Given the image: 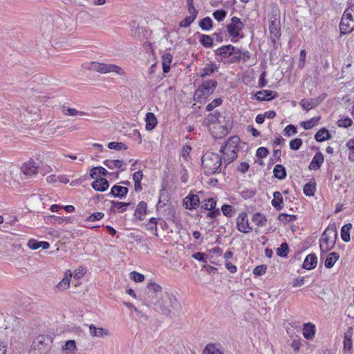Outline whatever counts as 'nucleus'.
Wrapping results in <instances>:
<instances>
[{
	"label": "nucleus",
	"instance_id": "de8ad7c7",
	"mask_svg": "<svg viewBox=\"0 0 354 354\" xmlns=\"http://www.w3.org/2000/svg\"><path fill=\"white\" fill-rule=\"evenodd\" d=\"M344 347L351 352L353 348V343L351 339V333L346 332L344 335Z\"/></svg>",
	"mask_w": 354,
	"mask_h": 354
},
{
	"label": "nucleus",
	"instance_id": "423d86ee",
	"mask_svg": "<svg viewBox=\"0 0 354 354\" xmlns=\"http://www.w3.org/2000/svg\"><path fill=\"white\" fill-rule=\"evenodd\" d=\"M354 30V5L347 8L339 24L340 35H346Z\"/></svg>",
	"mask_w": 354,
	"mask_h": 354
},
{
	"label": "nucleus",
	"instance_id": "0e129e2a",
	"mask_svg": "<svg viewBox=\"0 0 354 354\" xmlns=\"http://www.w3.org/2000/svg\"><path fill=\"white\" fill-rule=\"evenodd\" d=\"M267 270V266L266 265L257 266L253 270V274L255 276L259 277L266 273Z\"/></svg>",
	"mask_w": 354,
	"mask_h": 354
},
{
	"label": "nucleus",
	"instance_id": "1a4fd4ad",
	"mask_svg": "<svg viewBox=\"0 0 354 354\" xmlns=\"http://www.w3.org/2000/svg\"><path fill=\"white\" fill-rule=\"evenodd\" d=\"M51 339L48 336L39 335L36 337L32 344V348L40 354L47 353L50 348Z\"/></svg>",
	"mask_w": 354,
	"mask_h": 354
},
{
	"label": "nucleus",
	"instance_id": "6e6d98bb",
	"mask_svg": "<svg viewBox=\"0 0 354 354\" xmlns=\"http://www.w3.org/2000/svg\"><path fill=\"white\" fill-rule=\"evenodd\" d=\"M76 349V343L74 340H68L66 342L63 346V350L66 351L74 352Z\"/></svg>",
	"mask_w": 354,
	"mask_h": 354
},
{
	"label": "nucleus",
	"instance_id": "8fccbe9b",
	"mask_svg": "<svg viewBox=\"0 0 354 354\" xmlns=\"http://www.w3.org/2000/svg\"><path fill=\"white\" fill-rule=\"evenodd\" d=\"M63 113L64 115H70V116H75V115L83 116V115H86V113L83 111H80L74 108H69V107L64 109L63 110Z\"/></svg>",
	"mask_w": 354,
	"mask_h": 354
},
{
	"label": "nucleus",
	"instance_id": "864d4df0",
	"mask_svg": "<svg viewBox=\"0 0 354 354\" xmlns=\"http://www.w3.org/2000/svg\"><path fill=\"white\" fill-rule=\"evenodd\" d=\"M147 288L149 290L152 291L154 293H158L162 291L161 286L152 280L148 282Z\"/></svg>",
	"mask_w": 354,
	"mask_h": 354
},
{
	"label": "nucleus",
	"instance_id": "3c124183",
	"mask_svg": "<svg viewBox=\"0 0 354 354\" xmlns=\"http://www.w3.org/2000/svg\"><path fill=\"white\" fill-rule=\"evenodd\" d=\"M289 250L288 245L287 243H282L279 248L277 249V254L281 257H286L288 255Z\"/></svg>",
	"mask_w": 354,
	"mask_h": 354
},
{
	"label": "nucleus",
	"instance_id": "c756f323",
	"mask_svg": "<svg viewBox=\"0 0 354 354\" xmlns=\"http://www.w3.org/2000/svg\"><path fill=\"white\" fill-rule=\"evenodd\" d=\"M108 174V171L102 167H93L90 171V176L91 178H99L98 177L106 176Z\"/></svg>",
	"mask_w": 354,
	"mask_h": 354
},
{
	"label": "nucleus",
	"instance_id": "20e7f679",
	"mask_svg": "<svg viewBox=\"0 0 354 354\" xmlns=\"http://www.w3.org/2000/svg\"><path fill=\"white\" fill-rule=\"evenodd\" d=\"M240 139L238 136L230 137L221 147L220 153H222V161L226 166L233 162L237 158L238 145Z\"/></svg>",
	"mask_w": 354,
	"mask_h": 354
},
{
	"label": "nucleus",
	"instance_id": "774afa93",
	"mask_svg": "<svg viewBox=\"0 0 354 354\" xmlns=\"http://www.w3.org/2000/svg\"><path fill=\"white\" fill-rule=\"evenodd\" d=\"M216 205V201L213 198H210L205 201V203L204 204V208L205 209L212 210L215 208Z\"/></svg>",
	"mask_w": 354,
	"mask_h": 354
},
{
	"label": "nucleus",
	"instance_id": "4c0bfd02",
	"mask_svg": "<svg viewBox=\"0 0 354 354\" xmlns=\"http://www.w3.org/2000/svg\"><path fill=\"white\" fill-rule=\"evenodd\" d=\"M103 163L110 169H121L123 165V162L120 160H105Z\"/></svg>",
	"mask_w": 354,
	"mask_h": 354
},
{
	"label": "nucleus",
	"instance_id": "39448f33",
	"mask_svg": "<svg viewBox=\"0 0 354 354\" xmlns=\"http://www.w3.org/2000/svg\"><path fill=\"white\" fill-rule=\"evenodd\" d=\"M337 231L335 226H328L322 233L319 239L320 257L324 259V255L332 250L335 244Z\"/></svg>",
	"mask_w": 354,
	"mask_h": 354
},
{
	"label": "nucleus",
	"instance_id": "a18cd8bd",
	"mask_svg": "<svg viewBox=\"0 0 354 354\" xmlns=\"http://www.w3.org/2000/svg\"><path fill=\"white\" fill-rule=\"evenodd\" d=\"M297 219L296 215L288 214H279L278 216V220L283 223H290Z\"/></svg>",
	"mask_w": 354,
	"mask_h": 354
},
{
	"label": "nucleus",
	"instance_id": "5701e85b",
	"mask_svg": "<svg viewBox=\"0 0 354 354\" xmlns=\"http://www.w3.org/2000/svg\"><path fill=\"white\" fill-rule=\"evenodd\" d=\"M128 191L129 189L126 187L114 185L113 187H112L109 194L114 197L122 198L126 196V195L128 193Z\"/></svg>",
	"mask_w": 354,
	"mask_h": 354
},
{
	"label": "nucleus",
	"instance_id": "79ce46f5",
	"mask_svg": "<svg viewBox=\"0 0 354 354\" xmlns=\"http://www.w3.org/2000/svg\"><path fill=\"white\" fill-rule=\"evenodd\" d=\"M199 26L203 30H209L212 28L213 21L210 17H206L199 21Z\"/></svg>",
	"mask_w": 354,
	"mask_h": 354
},
{
	"label": "nucleus",
	"instance_id": "052dcab7",
	"mask_svg": "<svg viewBox=\"0 0 354 354\" xmlns=\"http://www.w3.org/2000/svg\"><path fill=\"white\" fill-rule=\"evenodd\" d=\"M337 124L340 127L347 128L352 125L353 121L350 118L346 117L344 118L339 119L337 122Z\"/></svg>",
	"mask_w": 354,
	"mask_h": 354
},
{
	"label": "nucleus",
	"instance_id": "412c9836",
	"mask_svg": "<svg viewBox=\"0 0 354 354\" xmlns=\"http://www.w3.org/2000/svg\"><path fill=\"white\" fill-rule=\"evenodd\" d=\"M317 264V257L315 254H310L306 256L303 263V268L306 270H313Z\"/></svg>",
	"mask_w": 354,
	"mask_h": 354
},
{
	"label": "nucleus",
	"instance_id": "b1692460",
	"mask_svg": "<svg viewBox=\"0 0 354 354\" xmlns=\"http://www.w3.org/2000/svg\"><path fill=\"white\" fill-rule=\"evenodd\" d=\"M147 204L145 201H140L136 208L134 216L139 221H142L146 214Z\"/></svg>",
	"mask_w": 354,
	"mask_h": 354
},
{
	"label": "nucleus",
	"instance_id": "cd10ccee",
	"mask_svg": "<svg viewBox=\"0 0 354 354\" xmlns=\"http://www.w3.org/2000/svg\"><path fill=\"white\" fill-rule=\"evenodd\" d=\"M28 247L32 250H37L39 248H42L43 249H48L50 247V243L46 241H38L35 239H30L28 242Z\"/></svg>",
	"mask_w": 354,
	"mask_h": 354
},
{
	"label": "nucleus",
	"instance_id": "dca6fc26",
	"mask_svg": "<svg viewBox=\"0 0 354 354\" xmlns=\"http://www.w3.org/2000/svg\"><path fill=\"white\" fill-rule=\"evenodd\" d=\"M95 179V180L91 183V186L95 191L104 192L109 187V183L106 178H97Z\"/></svg>",
	"mask_w": 354,
	"mask_h": 354
},
{
	"label": "nucleus",
	"instance_id": "c85d7f7f",
	"mask_svg": "<svg viewBox=\"0 0 354 354\" xmlns=\"http://www.w3.org/2000/svg\"><path fill=\"white\" fill-rule=\"evenodd\" d=\"M315 334V326L311 323L304 324L303 335L307 339H311Z\"/></svg>",
	"mask_w": 354,
	"mask_h": 354
},
{
	"label": "nucleus",
	"instance_id": "473e14b6",
	"mask_svg": "<svg viewBox=\"0 0 354 354\" xmlns=\"http://www.w3.org/2000/svg\"><path fill=\"white\" fill-rule=\"evenodd\" d=\"M111 210L114 212L122 213L124 212L127 207L129 205V203H122V202H111Z\"/></svg>",
	"mask_w": 354,
	"mask_h": 354
},
{
	"label": "nucleus",
	"instance_id": "2f4dec72",
	"mask_svg": "<svg viewBox=\"0 0 354 354\" xmlns=\"http://www.w3.org/2000/svg\"><path fill=\"white\" fill-rule=\"evenodd\" d=\"M274 198L272 201V206L277 210H281L283 207V201L281 194L279 192H275L273 194Z\"/></svg>",
	"mask_w": 354,
	"mask_h": 354
},
{
	"label": "nucleus",
	"instance_id": "6ab92c4d",
	"mask_svg": "<svg viewBox=\"0 0 354 354\" xmlns=\"http://www.w3.org/2000/svg\"><path fill=\"white\" fill-rule=\"evenodd\" d=\"M72 277V272L68 270L64 273V277L60 281L56 286V288L59 291L67 290L70 287L71 278Z\"/></svg>",
	"mask_w": 354,
	"mask_h": 354
},
{
	"label": "nucleus",
	"instance_id": "4d7b16f0",
	"mask_svg": "<svg viewBox=\"0 0 354 354\" xmlns=\"http://www.w3.org/2000/svg\"><path fill=\"white\" fill-rule=\"evenodd\" d=\"M303 141L301 138H295L290 142V148L292 150L297 151L302 145Z\"/></svg>",
	"mask_w": 354,
	"mask_h": 354
},
{
	"label": "nucleus",
	"instance_id": "ddd939ff",
	"mask_svg": "<svg viewBox=\"0 0 354 354\" xmlns=\"http://www.w3.org/2000/svg\"><path fill=\"white\" fill-rule=\"evenodd\" d=\"M200 198L197 194L190 192L183 200V204L186 209H196L199 206Z\"/></svg>",
	"mask_w": 354,
	"mask_h": 354
},
{
	"label": "nucleus",
	"instance_id": "f3484780",
	"mask_svg": "<svg viewBox=\"0 0 354 354\" xmlns=\"http://www.w3.org/2000/svg\"><path fill=\"white\" fill-rule=\"evenodd\" d=\"M223 117L221 116V113L218 111H215L214 113H209L203 121V124L209 125L213 124V126L217 123L221 122L223 120Z\"/></svg>",
	"mask_w": 354,
	"mask_h": 354
},
{
	"label": "nucleus",
	"instance_id": "7c9ffc66",
	"mask_svg": "<svg viewBox=\"0 0 354 354\" xmlns=\"http://www.w3.org/2000/svg\"><path fill=\"white\" fill-rule=\"evenodd\" d=\"M172 61V55L169 53H165L162 56V70L165 73H167L170 70V65Z\"/></svg>",
	"mask_w": 354,
	"mask_h": 354
},
{
	"label": "nucleus",
	"instance_id": "a19ab883",
	"mask_svg": "<svg viewBox=\"0 0 354 354\" xmlns=\"http://www.w3.org/2000/svg\"><path fill=\"white\" fill-rule=\"evenodd\" d=\"M202 354H222V352L216 344H208L203 349Z\"/></svg>",
	"mask_w": 354,
	"mask_h": 354
},
{
	"label": "nucleus",
	"instance_id": "e2e57ef3",
	"mask_svg": "<svg viewBox=\"0 0 354 354\" xmlns=\"http://www.w3.org/2000/svg\"><path fill=\"white\" fill-rule=\"evenodd\" d=\"M130 278L133 279L135 282H142L145 280V276L139 272L136 271H132L129 274Z\"/></svg>",
	"mask_w": 354,
	"mask_h": 354
},
{
	"label": "nucleus",
	"instance_id": "13d9d810",
	"mask_svg": "<svg viewBox=\"0 0 354 354\" xmlns=\"http://www.w3.org/2000/svg\"><path fill=\"white\" fill-rule=\"evenodd\" d=\"M227 12L222 9L216 10L213 12V17L218 21H222L226 17Z\"/></svg>",
	"mask_w": 354,
	"mask_h": 354
},
{
	"label": "nucleus",
	"instance_id": "c9c22d12",
	"mask_svg": "<svg viewBox=\"0 0 354 354\" xmlns=\"http://www.w3.org/2000/svg\"><path fill=\"white\" fill-rule=\"evenodd\" d=\"M352 224L347 223L343 225L341 228V237L342 239L345 242H348L351 239L350 231L352 229Z\"/></svg>",
	"mask_w": 354,
	"mask_h": 354
},
{
	"label": "nucleus",
	"instance_id": "09e8293b",
	"mask_svg": "<svg viewBox=\"0 0 354 354\" xmlns=\"http://www.w3.org/2000/svg\"><path fill=\"white\" fill-rule=\"evenodd\" d=\"M346 147L348 150V159L354 162V138L348 140Z\"/></svg>",
	"mask_w": 354,
	"mask_h": 354
},
{
	"label": "nucleus",
	"instance_id": "58836bf2",
	"mask_svg": "<svg viewBox=\"0 0 354 354\" xmlns=\"http://www.w3.org/2000/svg\"><path fill=\"white\" fill-rule=\"evenodd\" d=\"M300 104L304 110L309 111L317 106L318 102L314 99H303L301 101Z\"/></svg>",
	"mask_w": 354,
	"mask_h": 354
},
{
	"label": "nucleus",
	"instance_id": "e433bc0d",
	"mask_svg": "<svg viewBox=\"0 0 354 354\" xmlns=\"http://www.w3.org/2000/svg\"><path fill=\"white\" fill-rule=\"evenodd\" d=\"M273 174L275 178L282 180L286 176L285 167L281 165H276L273 169Z\"/></svg>",
	"mask_w": 354,
	"mask_h": 354
},
{
	"label": "nucleus",
	"instance_id": "c03bdc74",
	"mask_svg": "<svg viewBox=\"0 0 354 354\" xmlns=\"http://www.w3.org/2000/svg\"><path fill=\"white\" fill-rule=\"evenodd\" d=\"M320 117H314L306 122H302L301 126L305 129H310L317 124Z\"/></svg>",
	"mask_w": 354,
	"mask_h": 354
},
{
	"label": "nucleus",
	"instance_id": "9d476101",
	"mask_svg": "<svg viewBox=\"0 0 354 354\" xmlns=\"http://www.w3.org/2000/svg\"><path fill=\"white\" fill-rule=\"evenodd\" d=\"M217 86V82L214 80H209L203 82L200 88L196 91L195 95L197 97H207L211 95Z\"/></svg>",
	"mask_w": 354,
	"mask_h": 354
},
{
	"label": "nucleus",
	"instance_id": "6e6552de",
	"mask_svg": "<svg viewBox=\"0 0 354 354\" xmlns=\"http://www.w3.org/2000/svg\"><path fill=\"white\" fill-rule=\"evenodd\" d=\"M227 32L232 37V41L235 42L236 38H243V35H241L240 32L243 29L244 24L241 19L237 17H233L231 19V22L226 26Z\"/></svg>",
	"mask_w": 354,
	"mask_h": 354
},
{
	"label": "nucleus",
	"instance_id": "5fc2aeb1",
	"mask_svg": "<svg viewBox=\"0 0 354 354\" xmlns=\"http://www.w3.org/2000/svg\"><path fill=\"white\" fill-rule=\"evenodd\" d=\"M297 133V127L292 124H288L283 130V135L290 137L292 135H295Z\"/></svg>",
	"mask_w": 354,
	"mask_h": 354
},
{
	"label": "nucleus",
	"instance_id": "a211bd4d",
	"mask_svg": "<svg viewBox=\"0 0 354 354\" xmlns=\"http://www.w3.org/2000/svg\"><path fill=\"white\" fill-rule=\"evenodd\" d=\"M324 160V155L322 152L319 151L315 153L313 160L309 165L310 170H317L320 168Z\"/></svg>",
	"mask_w": 354,
	"mask_h": 354
},
{
	"label": "nucleus",
	"instance_id": "72a5a7b5",
	"mask_svg": "<svg viewBox=\"0 0 354 354\" xmlns=\"http://www.w3.org/2000/svg\"><path fill=\"white\" fill-rule=\"evenodd\" d=\"M331 136L326 128L321 129L315 135V139L317 142H324L325 140H329Z\"/></svg>",
	"mask_w": 354,
	"mask_h": 354
},
{
	"label": "nucleus",
	"instance_id": "2eb2a0df",
	"mask_svg": "<svg viewBox=\"0 0 354 354\" xmlns=\"http://www.w3.org/2000/svg\"><path fill=\"white\" fill-rule=\"evenodd\" d=\"M89 333L92 337L103 338L110 335L106 328L96 327L93 324L89 326Z\"/></svg>",
	"mask_w": 354,
	"mask_h": 354
},
{
	"label": "nucleus",
	"instance_id": "f704fd0d",
	"mask_svg": "<svg viewBox=\"0 0 354 354\" xmlns=\"http://www.w3.org/2000/svg\"><path fill=\"white\" fill-rule=\"evenodd\" d=\"M143 177V174L142 171H136L133 174V180L134 181L135 191L140 192L142 189L141 185V180Z\"/></svg>",
	"mask_w": 354,
	"mask_h": 354
},
{
	"label": "nucleus",
	"instance_id": "f8f14e48",
	"mask_svg": "<svg viewBox=\"0 0 354 354\" xmlns=\"http://www.w3.org/2000/svg\"><path fill=\"white\" fill-rule=\"evenodd\" d=\"M38 168V165L30 159L22 165L21 171L24 175L30 177L37 174Z\"/></svg>",
	"mask_w": 354,
	"mask_h": 354
},
{
	"label": "nucleus",
	"instance_id": "f257e3e1",
	"mask_svg": "<svg viewBox=\"0 0 354 354\" xmlns=\"http://www.w3.org/2000/svg\"><path fill=\"white\" fill-rule=\"evenodd\" d=\"M154 306L156 310L167 316H171L172 310L178 311L180 308L179 301L169 292H165Z\"/></svg>",
	"mask_w": 354,
	"mask_h": 354
},
{
	"label": "nucleus",
	"instance_id": "4468645a",
	"mask_svg": "<svg viewBox=\"0 0 354 354\" xmlns=\"http://www.w3.org/2000/svg\"><path fill=\"white\" fill-rule=\"evenodd\" d=\"M269 32L273 42L281 36L280 24L276 19L269 21Z\"/></svg>",
	"mask_w": 354,
	"mask_h": 354
},
{
	"label": "nucleus",
	"instance_id": "338daca9",
	"mask_svg": "<svg viewBox=\"0 0 354 354\" xmlns=\"http://www.w3.org/2000/svg\"><path fill=\"white\" fill-rule=\"evenodd\" d=\"M221 103L222 100L221 98H216L207 105L206 111H210L213 110L214 108L221 104Z\"/></svg>",
	"mask_w": 354,
	"mask_h": 354
},
{
	"label": "nucleus",
	"instance_id": "bb28decb",
	"mask_svg": "<svg viewBox=\"0 0 354 354\" xmlns=\"http://www.w3.org/2000/svg\"><path fill=\"white\" fill-rule=\"evenodd\" d=\"M339 259V254L336 252H332L327 254L324 266L326 268H331Z\"/></svg>",
	"mask_w": 354,
	"mask_h": 354
},
{
	"label": "nucleus",
	"instance_id": "393cba45",
	"mask_svg": "<svg viewBox=\"0 0 354 354\" xmlns=\"http://www.w3.org/2000/svg\"><path fill=\"white\" fill-rule=\"evenodd\" d=\"M145 122V128L147 131H151L157 126L158 121L153 113L148 112L146 114Z\"/></svg>",
	"mask_w": 354,
	"mask_h": 354
},
{
	"label": "nucleus",
	"instance_id": "603ef678",
	"mask_svg": "<svg viewBox=\"0 0 354 354\" xmlns=\"http://www.w3.org/2000/svg\"><path fill=\"white\" fill-rule=\"evenodd\" d=\"M303 191H304V194L306 195V196H313L315 194V186L312 184V183H306L304 186V189H303Z\"/></svg>",
	"mask_w": 354,
	"mask_h": 354
},
{
	"label": "nucleus",
	"instance_id": "f03ea898",
	"mask_svg": "<svg viewBox=\"0 0 354 354\" xmlns=\"http://www.w3.org/2000/svg\"><path fill=\"white\" fill-rule=\"evenodd\" d=\"M214 55L224 64L238 63L241 59V50L231 44L223 45L214 50Z\"/></svg>",
	"mask_w": 354,
	"mask_h": 354
},
{
	"label": "nucleus",
	"instance_id": "7ed1b4c3",
	"mask_svg": "<svg viewBox=\"0 0 354 354\" xmlns=\"http://www.w3.org/2000/svg\"><path fill=\"white\" fill-rule=\"evenodd\" d=\"M201 162L206 174H218L221 171L223 162L221 156L218 153L207 151L203 155Z\"/></svg>",
	"mask_w": 354,
	"mask_h": 354
},
{
	"label": "nucleus",
	"instance_id": "49530a36",
	"mask_svg": "<svg viewBox=\"0 0 354 354\" xmlns=\"http://www.w3.org/2000/svg\"><path fill=\"white\" fill-rule=\"evenodd\" d=\"M87 69L103 74V63L91 62L88 64Z\"/></svg>",
	"mask_w": 354,
	"mask_h": 354
},
{
	"label": "nucleus",
	"instance_id": "9b49d317",
	"mask_svg": "<svg viewBox=\"0 0 354 354\" xmlns=\"http://www.w3.org/2000/svg\"><path fill=\"white\" fill-rule=\"evenodd\" d=\"M236 226L239 232L247 234L252 231L250 226L248 215L245 212L241 213L236 218Z\"/></svg>",
	"mask_w": 354,
	"mask_h": 354
},
{
	"label": "nucleus",
	"instance_id": "680f3d73",
	"mask_svg": "<svg viewBox=\"0 0 354 354\" xmlns=\"http://www.w3.org/2000/svg\"><path fill=\"white\" fill-rule=\"evenodd\" d=\"M108 147L111 149L120 151L122 149H126V146L122 142H111L108 144Z\"/></svg>",
	"mask_w": 354,
	"mask_h": 354
},
{
	"label": "nucleus",
	"instance_id": "ea45409f",
	"mask_svg": "<svg viewBox=\"0 0 354 354\" xmlns=\"http://www.w3.org/2000/svg\"><path fill=\"white\" fill-rule=\"evenodd\" d=\"M252 220L259 227L266 226L267 223L266 217L260 213L254 214Z\"/></svg>",
	"mask_w": 354,
	"mask_h": 354
},
{
	"label": "nucleus",
	"instance_id": "a878e982",
	"mask_svg": "<svg viewBox=\"0 0 354 354\" xmlns=\"http://www.w3.org/2000/svg\"><path fill=\"white\" fill-rule=\"evenodd\" d=\"M218 68V67L215 63L209 62L202 69L200 76L203 78L207 76H210L212 73L216 71Z\"/></svg>",
	"mask_w": 354,
	"mask_h": 354
},
{
	"label": "nucleus",
	"instance_id": "0eeeda50",
	"mask_svg": "<svg viewBox=\"0 0 354 354\" xmlns=\"http://www.w3.org/2000/svg\"><path fill=\"white\" fill-rule=\"evenodd\" d=\"M223 120L219 123L214 124L211 129L210 132L212 136L216 139H221L226 136L232 127V122L228 118L225 119V117L223 118Z\"/></svg>",
	"mask_w": 354,
	"mask_h": 354
},
{
	"label": "nucleus",
	"instance_id": "bf43d9fd",
	"mask_svg": "<svg viewBox=\"0 0 354 354\" xmlns=\"http://www.w3.org/2000/svg\"><path fill=\"white\" fill-rule=\"evenodd\" d=\"M104 214L102 212H95V213L91 214L90 216H88L86 218V221H91V222L100 221V219H102L104 217Z\"/></svg>",
	"mask_w": 354,
	"mask_h": 354
},
{
	"label": "nucleus",
	"instance_id": "69168bd1",
	"mask_svg": "<svg viewBox=\"0 0 354 354\" xmlns=\"http://www.w3.org/2000/svg\"><path fill=\"white\" fill-rule=\"evenodd\" d=\"M195 20L194 15H189L185 17L183 21H181L179 24L180 27L187 28L189 26V25Z\"/></svg>",
	"mask_w": 354,
	"mask_h": 354
},
{
	"label": "nucleus",
	"instance_id": "aec40b11",
	"mask_svg": "<svg viewBox=\"0 0 354 354\" xmlns=\"http://www.w3.org/2000/svg\"><path fill=\"white\" fill-rule=\"evenodd\" d=\"M115 73L120 75H124L125 72L120 66L113 64L103 63V74Z\"/></svg>",
	"mask_w": 354,
	"mask_h": 354
},
{
	"label": "nucleus",
	"instance_id": "4be33fe9",
	"mask_svg": "<svg viewBox=\"0 0 354 354\" xmlns=\"http://www.w3.org/2000/svg\"><path fill=\"white\" fill-rule=\"evenodd\" d=\"M277 96V93L272 91L263 90L258 91L255 97L259 101H268L274 99Z\"/></svg>",
	"mask_w": 354,
	"mask_h": 354
},
{
	"label": "nucleus",
	"instance_id": "37998d69",
	"mask_svg": "<svg viewBox=\"0 0 354 354\" xmlns=\"http://www.w3.org/2000/svg\"><path fill=\"white\" fill-rule=\"evenodd\" d=\"M200 43L205 48H210L213 46V38L207 35H201Z\"/></svg>",
	"mask_w": 354,
	"mask_h": 354
}]
</instances>
